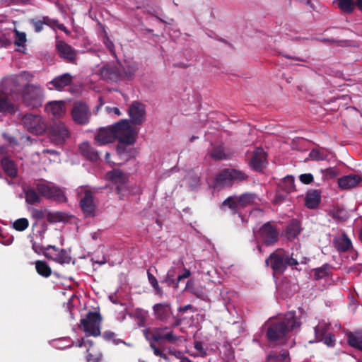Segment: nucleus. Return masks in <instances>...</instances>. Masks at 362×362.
<instances>
[{"instance_id":"obj_1","label":"nucleus","mask_w":362,"mask_h":362,"mask_svg":"<svg viewBox=\"0 0 362 362\" xmlns=\"http://www.w3.org/2000/svg\"><path fill=\"white\" fill-rule=\"evenodd\" d=\"M299 262L305 264L307 259L293 252L289 255L288 252L282 250L272 253L265 261L266 265H270L274 274H282L287 266H296Z\"/></svg>"},{"instance_id":"obj_2","label":"nucleus","mask_w":362,"mask_h":362,"mask_svg":"<svg viewBox=\"0 0 362 362\" xmlns=\"http://www.w3.org/2000/svg\"><path fill=\"white\" fill-rule=\"evenodd\" d=\"M300 323L297 321L295 317V312H288L281 322L272 325L267 333L269 341L276 342L277 340L284 337L286 334L300 327Z\"/></svg>"},{"instance_id":"obj_3","label":"nucleus","mask_w":362,"mask_h":362,"mask_svg":"<svg viewBox=\"0 0 362 362\" xmlns=\"http://www.w3.org/2000/svg\"><path fill=\"white\" fill-rule=\"evenodd\" d=\"M247 174L240 170L226 168L216 175L214 181L215 189L231 187L235 183H240L247 179Z\"/></svg>"},{"instance_id":"obj_4","label":"nucleus","mask_w":362,"mask_h":362,"mask_svg":"<svg viewBox=\"0 0 362 362\" xmlns=\"http://www.w3.org/2000/svg\"><path fill=\"white\" fill-rule=\"evenodd\" d=\"M38 193L49 199H53L59 202H65L66 197L62 189L52 182L41 180L35 184Z\"/></svg>"},{"instance_id":"obj_5","label":"nucleus","mask_w":362,"mask_h":362,"mask_svg":"<svg viewBox=\"0 0 362 362\" xmlns=\"http://www.w3.org/2000/svg\"><path fill=\"white\" fill-rule=\"evenodd\" d=\"M22 99L27 107L37 108L42 106L44 100L42 88L35 84L25 85L22 90Z\"/></svg>"},{"instance_id":"obj_6","label":"nucleus","mask_w":362,"mask_h":362,"mask_svg":"<svg viewBox=\"0 0 362 362\" xmlns=\"http://www.w3.org/2000/svg\"><path fill=\"white\" fill-rule=\"evenodd\" d=\"M102 317L97 312H88L86 317L80 320L79 328L86 336L98 337L100 335Z\"/></svg>"},{"instance_id":"obj_7","label":"nucleus","mask_w":362,"mask_h":362,"mask_svg":"<svg viewBox=\"0 0 362 362\" xmlns=\"http://www.w3.org/2000/svg\"><path fill=\"white\" fill-rule=\"evenodd\" d=\"M258 197L256 194L247 192L240 196H230L223 202V206H228L234 213L238 211L239 209L257 204Z\"/></svg>"},{"instance_id":"obj_8","label":"nucleus","mask_w":362,"mask_h":362,"mask_svg":"<svg viewBox=\"0 0 362 362\" xmlns=\"http://www.w3.org/2000/svg\"><path fill=\"white\" fill-rule=\"evenodd\" d=\"M115 140L117 139L120 143H127L132 144L135 142V136L136 132L127 119L121 121L112 125Z\"/></svg>"},{"instance_id":"obj_9","label":"nucleus","mask_w":362,"mask_h":362,"mask_svg":"<svg viewBox=\"0 0 362 362\" xmlns=\"http://www.w3.org/2000/svg\"><path fill=\"white\" fill-rule=\"evenodd\" d=\"M107 179L115 186L117 193L123 198L129 193L128 176L120 170L114 169L107 173Z\"/></svg>"},{"instance_id":"obj_10","label":"nucleus","mask_w":362,"mask_h":362,"mask_svg":"<svg viewBox=\"0 0 362 362\" xmlns=\"http://www.w3.org/2000/svg\"><path fill=\"white\" fill-rule=\"evenodd\" d=\"M78 195L80 197V206L86 216H93L96 205L92 192L87 187L78 188Z\"/></svg>"},{"instance_id":"obj_11","label":"nucleus","mask_w":362,"mask_h":362,"mask_svg":"<svg viewBox=\"0 0 362 362\" xmlns=\"http://www.w3.org/2000/svg\"><path fill=\"white\" fill-rule=\"evenodd\" d=\"M91 112L88 105L81 101L76 102L71 110V116L74 121L78 124L84 125L89 122Z\"/></svg>"},{"instance_id":"obj_12","label":"nucleus","mask_w":362,"mask_h":362,"mask_svg":"<svg viewBox=\"0 0 362 362\" xmlns=\"http://www.w3.org/2000/svg\"><path fill=\"white\" fill-rule=\"evenodd\" d=\"M49 136L52 142L62 144L69 136V131L64 123L55 122L48 129Z\"/></svg>"},{"instance_id":"obj_13","label":"nucleus","mask_w":362,"mask_h":362,"mask_svg":"<svg viewBox=\"0 0 362 362\" xmlns=\"http://www.w3.org/2000/svg\"><path fill=\"white\" fill-rule=\"evenodd\" d=\"M21 122L29 132L35 134L42 133L46 127L42 117L37 115L26 114L22 117Z\"/></svg>"},{"instance_id":"obj_14","label":"nucleus","mask_w":362,"mask_h":362,"mask_svg":"<svg viewBox=\"0 0 362 362\" xmlns=\"http://www.w3.org/2000/svg\"><path fill=\"white\" fill-rule=\"evenodd\" d=\"M45 256L60 264H69L71 260V257L67 250L53 245L46 247Z\"/></svg>"},{"instance_id":"obj_15","label":"nucleus","mask_w":362,"mask_h":362,"mask_svg":"<svg viewBox=\"0 0 362 362\" xmlns=\"http://www.w3.org/2000/svg\"><path fill=\"white\" fill-rule=\"evenodd\" d=\"M97 74L103 79L117 81L122 79V72L120 66L115 64H106L97 71Z\"/></svg>"},{"instance_id":"obj_16","label":"nucleus","mask_w":362,"mask_h":362,"mask_svg":"<svg viewBox=\"0 0 362 362\" xmlns=\"http://www.w3.org/2000/svg\"><path fill=\"white\" fill-rule=\"evenodd\" d=\"M257 236L266 245H272L278 240V233L269 223L260 228Z\"/></svg>"},{"instance_id":"obj_17","label":"nucleus","mask_w":362,"mask_h":362,"mask_svg":"<svg viewBox=\"0 0 362 362\" xmlns=\"http://www.w3.org/2000/svg\"><path fill=\"white\" fill-rule=\"evenodd\" d=\"M128 114L134 124H141L145 120V106L139 102H134L129 107Z\"/></svg>"},{"instance_id":"obj_18","label":"nucleus","mask_w":362,"mask_h":362,"mask_svg":"<svg viewBox=\"0 0 362 362\" xmlns=\"http://www.w3.org/2000/svg\"><path fill=\"white\" fill-rule=\"evenodd\" d=\"M45 110L49 117L54 119L62 117L66 112L65 104L62 100H55L47 103Z\"/></svg>"},{"instance_id":"obj_19","label":"nucleus","mask_w":362,"mask_h":362,"mask_svg":"<svg viewBox=\"0 0 362 362\" xmlns=\"http://www.w3.org/2000/svg\"><path fill=\"white\" fill-rule=\"evenodd\" d=\"M95 140L100 146L113 142L115 140V134L112 126L100 128L95 136Z\"/></svg>"},{"instance_id":"obj_20","label":"nucleus","mask_w":362,"mask_h":362,"mask_svg":"<svg viewBox=\"0 0 362 362\" xmlns=\"http://www.w3.org/2000/svg\"><path fill=\"white\" fill-rule=\"evenodd\" d=\"M266 157V153L262 148H257L254 151L252 158L250 161L252 168L257 171L262 170L267 163Z\"/></svg>"},{"instance_id":"obj_21","label":"nucleus","mask_w":362,"mask_h":362,"mask_svg":"<svg viewBox=\"0 0 362 362\" xmlns=\"http://www.w3.org/2000/svg\"><path fill=\"white\" fill-rule=\"evenodd\" d=\"M361 177L355 174L343 176L338 180V185L342 189H349L356 187L361 182Z\"/></svg>"},{"instance_id":"obj_22","label":"nucleus","mask_w":362,"mask_h":362,"mask_svg":"<svg viewBox=\"0 0 362 362\" xmlns=\"http://www.w3.org/2000/svg\"><path fill=\"white\" fill-rule=\"evenodd\" d=\"M73 77L71 74L66 73L54 78L49 83V88L50 90H61L63 88L69 86L72 82Z\"/></svg>"},{"instance_id":"obj_23","label":"nucleus","mask_w":362,"mask_h":362,"mask_svg":"<svg viewBox=\"0 0 362 362\" xmlns=\"http://www.w3.org/2000/svg\"><path fill=\"white\" fill-rule=\"evenodd\" d=\"M78 150L80 153L86 159L90 161H97L99 159V153L89 142L84 141L79 144Z\"/></svg>"},{"instance_id":"obj_24","label":"nucleus","mask_w":362,"mask_h":362,"mask_svg":"<svg viewBox=\"0 0 362 362\" xmlns=\"http://www.w3.org/2000/svg\"><path fill=\"white\" fill-rule=\"evenodd\" d=\"M56 48L60 57L72 62L76 58V51L64 41H57Z\"/></svg>"},{"instance_id":"obj_25","label":"nucleus","mask_w":362,"mask_h":362,"mask_svg":"<svg viewBox=\"0 0 362 362\" xmlns=\"http://www.w3.org/2000/svg\"><path fill=\"white\" fill-rule=\"evenodd\" d=\"M333 245L339 252H346L352 248L351 240L345 233L335 237Z\"/></svg>"},{"instance_id":"obj_26","label":"nucleus","mask_w":362,"mask_h":362,"mask_svg":"<svg viewBox=\"0 0 362 362\" xmlns=\"http://www.w3.org/2000/svg\"><path fill=\"white\" fill-rule=\"evenodd\" d=\"M44 230H38L36 233L29 235L32 243V248L36 253H43L45 255L46 247H43L41 244L44 238Z\"/></svg>"},{"instance_id":"obj_27","label":"nucleus","mask_w":362,"mask_h":362,"mask_svg":"<svg viewBox=\"0 0 362 362\" xmlns=\"http://www.w3.org/2000/svg\"><path fill=\"white\" fill-rule=\"evenodd\" d=\"M153 310L156 317L164 321L170 317V307L167 303H158L153 305Z\"/></svg>"},{"instance_id":"obj_28","label":"nucleus","mask_w":362,"mask_h":362,"mask_svg":"<svg viewBox=\"0 0 362 362\" xmlns=\"http://www.w3.org/2000/svg\"><path fill=\"white\" fill-rule=\"evenodd\" d=\"M321 194L317 189L309 191L305 197V205L309 209L316 208L320 202Z\"/></svg>"},{"instance_id":"obj_29","label":"nucleus","mask_w":362,"mask_h":362,"mask_svg":"<svg viewBox=\"0 0 362 362\" xmlns=\"http://www.w3.org/2000/svg\"><path fill=\"white\" fill-rule=\"evenodd\" d=\"M16 110V106L0 90V112L13 114Z\"/></svg>"},{"instance_id":"obj_30","label":"nucleus","mask_w":362,"mask_h":362,"mask_svg":"<svg viewBox=\"0 0 362 362\" xmlns=\"http://www.w3.org/2000/svg\"><path fill=\"white\" fill-rule=\"evenodd\" d=\"M77 346L78 347L85 346L90 348L93 346V341L89 339L82 338ZM89 349H88V354L86 356L87 362H99L101 358V354L95 353L93 354V353L89 352Z\"/></svg>"},{"instance_id":"obj_31","label":"nucleus","mask_w":362,"mask_h":362,"mask_svg":"<svg viewBox=\"0 0 362 362\" xmlns=\"http://www.w3.org/2000/svg\"><path fill=\"white\" fill-rule=\"evenodd\" d=\"M33 77V76L32 74L27 71H23L18 76H14L4 80V86H8L12 84H17L22 81H30Z\"/></svg>"},{"instance_id":"obj_32","label":"nucleus","mask_w":362,"mask_h":362,"mask_svg":"<svg viewBox=\"0 0 362 362\" xmlns=\"http://www.w3.org/2000/svg\"><path fill=\"white\" fill-rule=\"evenodd\" d=\"M346 337L349 346L362 351V334L361 333L348 332Z\"/></svg>"},{"instance_id":"obj_33","label":"nucleus","mask_w":362,"mask_h":362,"mask_svg":"<svg viewBox=\"0 0 362 362\" xmlns=\"http://www.w3.org/2000/svg\"><path fill=\"white\" fill-rule=\"evenodd\" d=\"M330 325L325 321L322 320L315 327L314 332L315 336V341H320L323 339V337L326 336V333L329 329Z\"/></svg>"},{"instance_id":"obj_34","label":"nucleus","mask_w":362,"mask_h":362,"mask_svg":"<svg viewBox=\"0 0 362 362\" xmlns=\"http://www.w3.org/2000/svg\"><path fill=\"white\" fill-rule=\"evenodd\" d=\"M127 143H120L117 146V154L120 158V161L117 164H121L122 162L128 160L132 157L130 149L127 147Z\"/></svg>"},{"instance_id":"obj_35","label":"nucleus","mask_w":362,"mask_h":362,"mask_svg":"<svg viewBox=\"0 0 362 362\" xmlns=\"http://www.w3.org/2000/svg\"><path fill=\"white\" fill-rule=\"evenodd\" d=\"M330 152L324 148H313L309 153V156L314 160H325L329 159Z\"/></svg>"},{"instance_id":"obj_36","label":"nucleus","mask_w":362,"mask_h":362,"mask_svg":"<svg viewBox=\"0 0 362 362\" xmlns=\"http://www.w3.org/2000/svg\"><path fill=\"white\" fill-rule=\"evenodd\" d=\"M1 165L4 171L11 177L17 175V168L13 160L5 157L1 160Z\"/></svg>"},{"instance_id":"obj_37","label":"nucleus","mask_w":362,"mask_h":362,"mask_svg":"<svg viewBox=\"0 0 362 362\" xmlns=\"http://www.w3.org/2000/svg\"><path fill=\"white\" fill-rule=\"evenodd\" d=\"M44 24L49 26L50 28L55 30V28H57L63 32H64L66 34L69 35V31L67 30L66 26L64 24L59 23V21L54 18H50L48 16H42Z\"/></svg>"},{"instance_id":"obj_38","label":"nucleus","mask_w":362,"mask_h":362,"mask_svg":"<svg viewBox=\"0 0 362 362\" xmlns=\"http://www.w3.org/2000/svg\"><path fill=\"white\" fill-rule=\"evenodd\" d=\"M47 218L51 223L64 222L68 220L69 215L62 211L49 212L47 214Z\"/></svg>"},{"instance_id":"obj_39","label":"nucleus","mask_w":362,"mask_h":362,"mask_svg":"<svg viewBox=\"0 0 362 362\" xmlns=\"http://www.w3.org/2000/svg\"><path fill=\"white\" fill-rule=\"evenodd\" d=\"M279 187L286 194L295 190L294 178L292 176H286L281 182Z\"/></svg>"},{"instance_id":"obj_40","label":"nucleus","mask_w":362,"mask_h":362,"mask_svg":"<svg viewBox=\"0 0 362 362\" xmlns=\"http://www.w3.org/2000/svg\"><path fill=\"white\" fill-rule=\"evenodd\" d=\"M300 232V227L298 221H292L286 228V234L288 239L294 238Z\"/></svg>"},{"instance_id":"obj_41","label":"nucleus","mask_w":362,"mask_h":362,"mask_svg":"<svg viewBox=\"0 0 362 362\" xmlns=\"http://www.w3.org/2000/svg\"><path fill=\"white\" fill-rule=\"evenodd\" d=\"M35 269L37 272L42 276L48 277L51 275V268L47 263L44 261H37L35 262Z\"/></svg>"},{"instance_id":"obj_42","label":"nucleus","mask_w":362,"mask_h":362,"mask_svg":"<svg viewBox=\"0 0 362 362\" xmlns=\"http://www.w3.org/2000/svg\"><path fill=\"white\" fill-rule=\"evenodd\" d=\"M167 329L166 327L165 328H157L155 329L151 334V336L148 335V331L144 330V334L146 338V339L151 343L152 341L153 343L158 342L160 340L163 339V334H161V332L163 330Z\"/></svg>"},{"instance_id":"obj_43","label":"nucleus","mask_w":362,"mask_h":362,"mask_svg":"<svg viewBox=\"0 0 362 362\" xmlns=\"http://www.w3.org/2000/svg\"><path fill=\"white\" fill-rule=\"evenodd\" d=\"M267 362H284L290 360L288 352L283 350L279 355L275 353H271L267 358Z\"/></svg>"},{"instance_id":"obj_44","label":"nucleus","mask_w":362,"mask_h":362,"mask_svg":"<svg viewBox=\"0 0 362 362\" xmlns=\"http://www.w3.org/2000/svg\"><path fill=\"white\" fill-rule=\"evenodd\" d=\"M337 4L343 12L347 13H351L355 6L354 0H337Z\"/></svg>"},{"instance_id":"obj_45","label":"nucleus","mask_w":362,"mask_h":362,"mask_svg":"<svg viewBox=\"0 0 362 362\" xmlns=\"http://www.w3.org/2000/svg\"><path fill=\"white\" fill-rule=\"evenodd\" d=\"M14 43L18 47L25 48L27 41L26 34L24 32H20L18 30H14Z\"/></svg>"},{"instance_id":"obj_46","label":"nucleus","mask_w":362,"mask_h":362,"mask_svg":"<svg viewBox=\"0 0 362 362\" xmlns=\"http://www.w3.org/2000/svg\"><path fill=\"white\" fill-rule=\"evenodd\" d=\"M131 315L139 321V325H143L147 318L148 311L141 308H135L132 311Z\"/></svg>"},{"instance_id":"obj_47","label":"nucleus","mask_w":362,"mask_h":362,"mask_svg":"<svg viewBox=\"0 0 362 362\" xmlns=\"http://www.w3.org/2000/svg\"><path fill=\"white\" fill-rule=\"evenodd\" d=\"M25 200L29 204H35L40 202V197L34 189H28L25 191Z\"/></svg>"},{"instance_id":"obj_48","label":"nucleus","mask_w":362,"mask_h":362,"mask_svg":"<svg viewBox=\"0 0 362 362\" xmlns=\"http://www.w3.org/2000/svg\"><path fill=\"white\" fill-rule=\"evenodd\" d=\"M12 226L16 230L23 231L28 227L29 221L25 218H21L13 221Z\"/></svg>"},{"instance_id":"obj_49","label":"nucleus","mask_w":362,"mask_h":362,"mask_svg":"<svg viewBox=\"0 0 362 362\" xmlns=\"http://www.w3.org/2000/svg\"><path fill=\"white\" fill-rule=\"evenodd\" d=\"M328 270L329 266L327 264H325L321 267L316 268L314 270V278L316 280L322 279L327 276H328Z\"/></svg>"},{"instance_id":"obj_50","label":"nucleus","mask_w":362,"mask_h":362,"mask_svg":"<svg viewBox=\"0 0 362 362\" xmlns=\"http://www.w3.org/2000/svg\"><path fill=\"white\" fill-rule=\"evenodd\" d=\"M210 156L215 160H223L227 158L222 146L214 148L210 153Z\"/></svg>"},{"instance_id":"obj_51","label":"nucleus","mask_w":362,"mask_h":362,"mask_svg":"<svg viewBox=\"0 0 362 362\" xmlns=\"http://www.w3.org/2000/svg\"><path fill=\"white\" fill-rule=\"evenodd\" d=\"M194 347L196 350L194 356L204 357L206 356V349L204 347V344L201 341L194 340Z\"/></svg>"},{"instance_id":"obj_52","label":"nucleus","mask_w":362,"mask_h":362,"mask_svg":"<svg viewBox=\"0 0 362 362\" xmlns=\"http://www.w3.org/2000/svg\"><path fill=\"white\" fill-rule=\"evenodd\" d=\"M73 342L68 338L59 339L54 342V346L57 349H63L71 346Z\"/></svg>"},{"instance_id":"obj_53","label":"nucleus","mask_w":362,"mask_h":362,"mask_svg":"<svg viewBox=\"0 0 362 362\" xmlns=\"http://www.w3.org/2000/svg\"><path fill=\"white\" fill-rule=\"evenodd\" d=\"M321 173L322 176L326 179H332L337 175V171L333 168L322 169Z\"/></svg>"},{"instance_id":"obj_54","label":"nucleus","mask_w":362,"mask_h":362,"mask_svg":"<svg viewBox=\"0 0 362 362\" xmlns=\"http://www.w3.org/2000/svg\"><path fill=\"white\" fill-rule=\"evenodd\" d=\"M115 333L111 331H105L103 333V337L107 341H112L115 344H118L119 343L123 342L122 340L119 339H115Z\"/></svg>"},{"instance_id":"obj_55","label":"nucleus","mask_w":362,"mask_h":362,"mask_svg":"<svg viewBox=\"0 0 362 362\" xmlns=\"http://www.w3.org/2000/svg\"><path fill=\"white\" fill-rule=\"evenodd\" d=\"M136 69L137 68L135 65L128 66L125 69L122 70L123 74L122 78L132 77L136 72Z\"/></svg>"},{"instance_id":"obj_56","label":"nucleus","mask_w":362,"mask_h":362,"mask_svg":"<svg viewBox=\"0 0 362 362\" xmlns=\"http://www.w3.org/2000/svg\"><path fill=\"white\" fill-rule=\"evenodd\" d=\"M31 24L33 25L35 32L39 33L43 29L44 22L42 18L40 19H31Z\"/></svg>"},{"instance_id":"obj_57","label":"nucleus","mask_w":362,"mask_h":362,"mask_svg":"<svg viewBox=\"0 0 362 362\" xmlns=\"http://www.w3.org/2000/svg\"><path fill=\"white\" fill-rule=\"evenodd\" d=\"M324 343L329 347H333L335 344V337L334 334H329L323 337L322 340Z\"/></svg>"},{"instance_id":"obj_58","label":"nucleus","mask_w":362,"mask_h":362,"mask_svg":"<svg viewBox=\"0 0 362 362\" xmlns=\"http://www.w3.org/2000/svg\"><path fill=\"white\" fill-rule=\"evenodd\" d=\"M179 339L180 337L175 335L173 332H168V333L163 334V339L170 343H175Z\"/></svg>"},{"instance_id":"obj_59","label":"nucleus","mask_w":362,"mask_h":362,"mask_svg":"<svg viewBox=\"0 0 362 362\" xmlns=\"http://www.w3.org/2000/svg\"><path fill=\"white\" fill-rule=\"evenodd\" d=\"M299 179L304 184H310L313 181V176L310 173L302 174L300 175Z\"/></svg>"},{"instance_id":"obj_60","label":"nucleus","mask_w":362,"mask_h":362,"mask_svg":"<svg viewBox=\"0 0 362 362\" xmlns=\"http://www.w3.org/2000/svg\"><path fill=\"white\" fill-rule=\"evenodd\" d=\"M103 42H104L105 45L106 46V47L110 51V52L115 55V46H114V44L109 39L108 37L105 36L104 37Z\"/></svg>"},{"instance_id":"obj_61","label":"nucleus","mask_w":362,"mask_h":362,"mask_svg":"<svg viewBox=\"0 0 362 362\" xmlns=\"http://www.w3.org/2000/svg\"><path fill=\"white\" fill-rule=\"evenodd\" d=\"M13 241V237L9 236L8 238L3 235H0V243L4 245H10Z\"/></svg>"},{"instance_id":"obj_62","label":"nucleus","mask_w":362,"mask_h":362,"mask_svg":"<svg viewBox=\"0 0 362 362\" xmlns=\"http://www.w3.org/2000/svg\"><path fill=\"white\" fill-rule=\"evenodd\" d=\"M147 275H148V281H149L150 284L153 286V288L154 286H158V283L156 278L150 272H148Z\"/></svg>"},{"instance_id":"obj_63","label":"nucleus","mask_w":362,"mask_h":362,"mask_svg":"<svg viewBox=\"0 0 362 362\" xmlns=\"http://www.w3.org/2000/svg\"><path fill=\"white\" fill-rule=\"evenodd\" d=\"M105 110L109 114H115L117 116L121 115V112L117 107H106Z\"/></svg>"},{"instance_id":"obj_64","label":"nucleus","mask_w":362,"mask_h":362,"mask_svg":"<svg viewBox=\"0 0 362 362\" xmlns=\"http://www.w3.org/2000/svg\"><path fill=\"white\" fill-rule=\"evenodd\" d=\"M150 346L151 348L153 349V353L156 356H161L162 354H163L162 351H160L158 348L157 346L155 345L154 343H153L152 341H151L150 343Z\"/></svg>"}]
</instances>
